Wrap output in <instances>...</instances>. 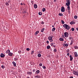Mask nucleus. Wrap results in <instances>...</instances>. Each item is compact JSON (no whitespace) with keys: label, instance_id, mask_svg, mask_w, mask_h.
<instances>
[{"label":"nucleus","instance_id":"nucleus-1","mask_svg":"<svg viewBox=\"0 0 78 78\" xmlns=\"http://www.w3.org/2000/svg\"><path fill=\"white\" fill-rule=\"evenodd\" d=\"M63 27L64 28H66V30H69V29H70V26H69L67 24H64L63 25Z\"/></svg>","mask_w":78,"mask_h":78},{"label":"nucleus","instance_id":"nucleus-2","mask_svg":"<svg viewBox=\"0 0 78 78\" xmlns=\"http://www.w3.org/2000/svg\"><path fill=\"white\" fill-rule=\"evenodd\" d=\"M53 36H52L51 37L49 36L48 37V39L50 42H51L53 41V39H52V38H53Z\"/></svg>","mask_w":78,"mask_h":78},{"label":"nucleus","instance_id":"nucleus-3","mask_svg":"<svg viewBox=\"0 0 78 78\" xmlns=\"http://www.w3.org/2000/svg\"><path fill=\"white\" fill-rule=\"evenodd\" d=\"M64 36L65 37H67L69 36V33L67 32H65L64 33Z\"/></svg>","mask_w":78,"mask_h":78},{"label":"nucleus","instance_id":"nucleus-4","mask_svg":"<svg viewBox=\"0 0 78 78\" xmlns=\"http://www.w3.org/2000/svg\"><path fill=\"white\" fill-rule=\"evenodd\" d=\"M73 73L76 75H77V76H78V72L77 71H75L74 70L73 71Z\"/></svg>","mask_w":78,"mask_h":78},{"label":"nucleus","instance_id":"nucleus-5","mask_svg":"<svg viewBox=\"0 0 78 78\" xmlns=\"http://www.w3.org/2000/svg\"><path fill=\"white\" fill-rule=\"evenodd\" d=\"M61 11L62 12H64L65 11V8L64 6H62L61 7Z\"/></svg>","mask_w":78,"mask_h":78},{"label":"nucleus","instance_id":"nucleus-6","mask_svg":"<svg viewBox=\"0 0 78 78\" xmlns=\"http://www.w3.org/2000/svg\"><path fill=\"white\" fill-rule=\"evenodd\" d=\"M0 56H1V58L5 57V55L3 54V53H1V54Z\"/></svg>","mask_w":78,"mask_h":78},{"label":"nucleus","instance_id":"nucleus-7","mask_svg":"<svg viewBox=\"0 0 78 78\" xmlns=\"http://www.w3.org/2000/svg\"><path fill=\"white\" fill-rule=\"evenodd\" d=\"M35 78H42V76H39L38 75H37V76H35Z\"/></svg>","mask_w":78,"mask_h":78},{"label":"nucleus","instance_id":"nucleus-8","mask_svg":"<svg viewBox=\"0 0 78 78\" xmlns=\"http://www.w3.org/2000/svg\"><path fill=\"white\" fill-rule=\"evenodd\" d=\"M8 55L9 56H12V55H13V53L10 52L9 53Z\"/></svg>","mask_w":78,"mask_h":78},{"label":"nucleus","instance_id":"nucleus-9","mask_svg":"<svg viewBox=\"0 0 78 78\" xmlns=\"http://www.w3.org/2000/svg\"><path fill=\"white\" fill-rule=\"evenodd\" d=\"M40 72V71L39 70H37L35 72V74H39Z\"/></svg>","mask_w":78,"mask_h":78},{"label":"nucleus","instance_id":"nucleus-10","mask_svg":"<svg viewBox=\"0 0 78 78\" xmlns=\"http://www.w3.org/2000/svg\"><path fill=\"white\" fill-rule=\"evenodd\" d=\"M32 72L28 71L27 72V74L28 75H32Z\"/></svg>","mask_w":78,"mask_h":78},{"label":"nucleus","instance_id":"nucleus-11","mask_svg":"<svg viewBox=\"0 0 78 78\" xmlns=\"http://www.w3.org/2000/svg\"><path fill=\"white\" fill-rule=\"evenodd\" d=\"M34 7L35 9H36V8H37V5L36 4H34Z\"/></svg>","mask_w":78,"mask_h":78},{"label":"nucleus","instance_id":"nucleus-12","mask_svg":"<svg viewBox=\"0 0 78 78\" xmlns=\"http://www.w3.org/2000/svg\"><path fill=\"white\" fill-rule=\"evenodd\" d=\"M63 46L64 47H68V46H69V45L68 44H66L65 43H64L63 44Z\"/></svg>","mask_w":78,"mask_h":78},{"label":"nucleus","instance_id":"nucleus-13","mask_svg":"<svg viewBox=\"0 0 78 78\" xmlns=\"http://www.w3.org/2000/svg\"><path fill=\"white\" fill-rule=\"evenodd\" d=\"M69 40H71L73 39V37H72V36H71V35L69 36Z\"/></svg>","mask_w":78,"mask_h":78},{"label":"nucleus","instance_id":"nucleus-14","mask_svg":"<svg viewBox=\"0 0 78 78\" xmlns=\"http://www.w3.org/2000/svg\"><path fill=\"white\" fill-rule=\"evenodd\" d=\"M69 57L70 58V61H72V60H73V57H72L71 55H70Z\"/></svg>","mask_w":78,"mask_h":78},{"label":"nucleus","instance_id":"nucleus-15","mask_svg":"<svg viewBox=\"0 0 78 78\" xmlns=\"http://www.w3.org/2000/svg\"><path fill=\"white\" fill-rule=\"evenodd\" d=\"M12 63L13 64V66H14V67L16 66V62H13Z\"/></svg>","mask_w":78,"mask_h":78},{"label":"nucleus","instance_id":"nucleus-16","mask_svg":"<svg viewBox=\"0 0 78 78\" xmlns=\"http://www.w3.org/2000/svg\"><path fill=\"white\" fill-rule=\"evenodd\" d=\"M75 22H74L72 21L70 22V24H71V25H73V24H75Z\"/></svg>","mask_w":78,"mask_h":78},{"label":"nucleus","instance_id":"nucleus-17","mask_svg":"<svg viewBox=\"0 0 78 78\" xmlns=\"http://www.w3.org/2000/svg\"><path fill=\"white\" fill-rule=\"evenodd\" d=\"M70 2H67L66 3V6H70Z\"/></svg>","mask_w":78,"mask_h":78},{"label":"nucleus","instance_id":"nucleus-18","mask_svg":"<svg viewBox=\"0 0 78 78\" xmlns=\"http://www.w3.org/2000/svg\"><path fill=\"white\" fill-rule=\"evenodd\" d=\"M10 52V50H9V49H8V50L6 51V53L7 54H8V53L9 54V53Z\"/></svg>","mask_w":78,"mask_h":78},{"label":"nucleus","instance_id":"nucleus-19","mask_svg":"<svg viewBox=\"0 0 78 78\" xmlns=\"http://www.w3.org/2000/svg\"><path fill=\"white\" fill-rule=\"evenodd\" d=\"M75 57H77L78 56V54H77V52H75Z\"/></svg>","mask_w":78,"mask_h":78},{"label":"nucleus","instance_id":"nucleus-20","mask_svg":"<svg viewBox=\"0 0 78 78\" xmlns=\"http://www.w3.org/2000/svg\"><path fill=\"white\" fill-rule=\"evenodd\" d=\"M44 30H45V29L44 28L42 29L41 30V32H42V33H44Z\"/></svg>","mask_w":78,"mask_h":78},{"label":"nucleus","instance_id":"nucleus-21","mask_svg":"<svg viewBox=\"0 0 78 78\" xmlns=\"http://www.w3.org/2000/svg\"><path fill=\"white\" fill-rule=\"evenodd\" d=\"M59 40L61 41H64V39L62 38H59Z\"/></svg>","mask_w":78,"mask_h":78},{"label":"nucleus","instance_id":"nucleus-22","mask_svg":"<svg viewBox=\"0 0 78 78\" xmlns=\"http://www.w3.org/2000/svg\"><path fill=\"white\" fill-rule=\"evenodd\" d=\"M74 48H75V49H78V47H77V46H76V45H74Z\"/></svg>","mask_w":78,"mask_h":78},{"label":"nucleus","instance_id":"nucleus-23","mask_svg":"<svg viewBox=\"0 0 78 78\" xmlns=\"http://www.w3.org/2000/svg\"><path fill=\"white\" fill-rule=\"evenodd\" d=\"M47 49H50V46L49 45H48L47 47Z\"/></svg>","mask_w":78,"mask_h":78},{"label":"nucleus","instance_id":"nucleus-24","mask_svg":"<svg viewBox=\"0 0 78 78\" xmlns=\"http://www.w3.org/2000/svg\"><path fill=\"white\" fill-rule=\"evenodd\" d=\"M58 15L60 16H63V14L62 13H59L58 14Z\"/></svg>","mask_w":78,"mask_h":78},{"label":"nucleus","instance_id":"nucleus-25","mask_svg":"<svg viewBox=\"0 0 78 78\" xmlns=\"http://www.w3.org/2000/svg\"><path fill=\"white\" fill-rule=\"evenodd\" d=\"M6 6H9V3L6 2L5 4Z\"/></svg>","mask_w":78,"mask_h":78},{"label":"nucleus","instance_id":"nucleus-26","mask_svg":"<svg viewBox=\"0 0 78 78\" xmlns=\"http://www.w3.org/2000/svg\"><path fill=\"white\" fill-rule=\"evenodd\" d=\"M37 56L38 57H39V58L41 57V54H38Z\"/></svg>","mask_w":78,"mask_h":78},{"label":"nucleus","instance_id":"nucleus-27","mask_svg":"<svg viewBox=\"0 0 78 78\" xmlns=\"http://www.w3.org/2000/svg\"><path fill=\"white\" fill-rule=\"evenodd\" d=\"M14 60L15 61H17V60H18V58L17 57L14 58Z\"/></svg>","mask_w":78,"mask_h":78},{"label":"nucleus","instance_id":"nucleus-28","mask_svg":"<svg viewBox=\"0 0 78 78\" xmlns=\"http://www.w3.org/2000/svg\"><path fill=\"white\" fill-rule=\"evenodd\" d=\"M39 33V32L38 31H37L35 33L36 35H37V34Z\"/></svg>","mask_w":78,"mask_h":78},{"label":"nucleus","instance_id":"nucleus-29","mask_svg":"<svg viewBox=\"0 0 78 78\" xmlns=\"http://www.w3.org/2000/svg\"><path fill=\"white\" fill-rule=\"evenodd\" d=\"M56 30V29L55 27H53L52 29V31H55V30Z\"/></svg>","mask_w":78,"mask_h":78},{"label":"nucleus","instance_id":"nucleus-30","mask_svg":"<svg viewBox=\"0 0 78 78\" xmlns=\"http://www.w3.org/2000/svg\"><path fill=\"white\" fill-rule=\"evenodd\" d=\"M69 51H70V50H69V49H67L66 50V52L67 53H69Z\"/></svg>","mask_w":78,"mask_h":78},{"label":"nucleus","instance_id":"nucleus-31","mask_svg":"<svg viewBox=\"0 0 78 78\" xmlns=\"http://www.w3.org/2000/svg\"><path fill=\"white\" fill-rule=\"evenodd\" d=\"M42 11H43V12H44V11H45V8H43Z\"/></svg>","mask_w":78,"mask_h":78},{"label":"nucleus","instance_id":"nucleus-32","mask_svg":"<svg viewBox=\"0 0 78 78\" xmlns=\"http://www.w3.org/2000/svg\"><path fill=\"white\" fill-rule=\"evenodd\" d=\"M77 17H78V16H74V19H76Z\"/></svg>","mask_w":78,"mask_h":78},{"label":"nucleus","instance_id":"nucleus-33","mask_svg":"<svg viewBox=\"0 0 78 78\" xmlns=\"http://www.w3.org/2000/svg\"><path fill=\"white\" fill-rule=\"evenodd\" d=\"M1 67L2 68V69H5V66H3V65H2L1 66Z\"/></svg>","mask_w":78,"mask_h":78},{"label":"nucleus","instance_id":"nucleus-34","mask_svg":"<svg viewBox=\"0 0 78 78\" xmlns=\"http://www.w3.org/2000/svg\"><path fill=\"white\" fill-rule=\"evenodd\" d=\"M38 14L40 15V16H41L42 15V13H41V12H39Z\"/></svg>","mask_w":78,"mask_h":78},{"label":"nucleus","instance_id":"nucleus-35","mask_svg":"<svg viewBox=\"0 0 78 78\" xmlns=\"http://www.w3.org/2000/svg\"><path fill=\"white\" fill-rule=\"evenodd\" d=\"M61 22L62 24H64V21L63 20H61Z\"/></svg>","mask_w":78,"mask_h":78},{"label":"nucleus","instance_id":"nucleus-36","mask_svg":"<svg viewBox=\"0 0 78 78\" xmlns=\"http://www.w3.org/2000/svg\"><path fill=\"white\" fill-rule=\"evenodd\" d=\"M57 51V50H56V49L55 48L54 50V52H56Z\"/></svg>","mask_w":78,"mask_h":78},{"label":"nucleus","instance_id":"nucleus-37","mask_svg":"<svg viewBox=\"0 0 78 78\" xmlns=\"http://www.w3.org/2000/svg\"><path fill=\"white\" fill-rule=\"evenodd\" d=\"M26 50L27 51H30V48H27L26 49Z\"/></svg>","mask_w":78,"mask_h":78},{"label":"nucleus","instance_id":"nucleus-38","mask_svg":"<svg viewBox=\"0 0 78 78\" xmlns=\"http://www.w3.org/2000/svg\"><path fill=\"white\" fill-rule=\"evenodd\" d=\"M66 2H67V3H70V0H66Z\"/></svg>","mask_w":78,"mask_h":78},{"label":"nucleus","instance_id":"nucleus-39","mask_svg":"<svg viewBox=\"0 0 78 78\" xmlns=\"http://www.w3.org/2000/svg\"><path fill=\"white\" fill-rule=\"evenodd\" d=\"M71 30L72 31H73L75 30V29L73 28H72L71 29Z\"/></svg>","mask_w":78,"mask_h":78},{"label":"nucleus","instance_id":"nucleus-40","mask_svg":"<svg viewBox=\"0 0 78 78\" xmlns=\"http://www.w3.org/2000/svg\"><path fill=\"white\" fill-rule=\"evenodd\" d=\"M42 67H43V69H46V67H45V66H43Z\"/></svg>","mask_w":78,"mask_h":78},{"label":"nucleus","instance_id":"nucleus-41","mask_svg":"<svg viewBox=\"0 0 78 78\" xmlns=\"http://www.w3.org/2000/svg\"><path fill=\"white\" fill-rule=\"evenodd\" d=\"M34 53V51H32L31 53V55H33Z\"/></svg>","mask_w":78,"mask_h":78},{"label":"nucleus","instance_id":"nucleus-42","mask_svg":"<svg viewBox=\"0 0 78 78\" xmlns=\"http://www.w3.org/2000/svg\"><path fill=\"white\" fill-rule=\"evenodd\" d=\"M31 2L32 4V5H33L34 4V2H33V1H31Z\"/></svg>","mask_w":78,"mask_h":78},{"label":"nucleus","instance_id":"nucleus-43","mask_svg":"<svg viewBox=\"0 0 78 78\" xmlns=\"http://www.w3.org/2000/svg\"><path fill=\"white\" fill-rule=\"evenodd\" d=\"M71 41L72 42H71V43L70 44V45H72V44H73V41H72V40Z\"/></svg>","mask_w":78,"mask_h":78},{"label":"nucleus","instance_id":"nucleus-44","mask_svg":"<svg viewBox=\"0 0 78 78\" xmlns=\"http://www.w3.org/2000/svg\"><path fill=\"white\" fill-rule=\"evenodd\" d=\"M67 9H69V8H70V5H68L67 7Z\"/></svg>","mask_w":78,"mask_h":78},{"label":"nucleus","instance_id":"nucleus-45","mask_svg":"<svg viewBox=\"0 0 78 78\" xmlns=\"http://www.w3.org/2000/svg\"><path fill=\"white\" fill-rule=\"evenodd\" d=\"M39 66H42V63H40L39 64Z\"/></svg>","mask_w":78,"mask_h":78},{"label":"nucleus","instance_id":"nucleus-46","mask_svg":"<svg viewBox=\"0 0 78 78\" xmlns=\"http://www.w3.org/2000/svg\"><path fill=\"white\" fill-rule=\"evenodd\" d=\"M33 72H36V69H34L33 70Z\"/></svg>","mask_w":78,"mask_h":78},{"label":"nucleus","instance_id":"nucleus-47","mask_svg":"<svg viewBox=\"0 0 78 78\" xmlns=\"http://www.w3.org/2000/svg\"><path fill=\"white\" fill-rule=\"evenodd\" d=\"M46 43L47 44H49V41H46Z\"/></svg>","mask_w":78,"mask_h":78},{"label":"nucleus","instance_id":"nucleus-48","mask_svg":"<svg viewBox=\"0 0 78 78\" xmlns=\"http://www.w3.org/2000/svg\"><path fill=\"white\" fill-rule=\"evenodd\" d=\"M41 24H44V22L43 21L41 22Z\"/></svg>","mask_w":78,"mask_h":78},{"label":"nucleus","instance_id":"nucleus-49","mask_svg":"<svg viewBox=\"0 0 78 78\" xmlns=\"http://www.w3.org/2000/svg\"><path fill=\"white\" fill-rule=\"evenodd\" d=\"M51 46H53V43H52L51 44Z\"/></svg>","mask_w":78,"mask_h":78},{"label":"nucleus","instance_id":"nucleus-50","mask_svg":"<svg viewBox=\"0 0 78 78\" xmlns=\"http://www.w3.org/2000/svg\"><path fill=\"white\" fill-rule=\"evenodd\" d=\"M70 8H69V9H68V10L69 12V11H70Z\"/></svg>","mask_w":78,"mask_h":78},{"label":"nucleus","instance_id":"nucleus-51","mask_svg":"<svg viewBox=\"0 0 78 78\" xmlns=\"http://www.w3.org/2000/svg\"><path fill=\"white\" fill-rule=\"evenodd\" d=\"M26 12H27V11H25L23 13L24 14V13H26Z\"/></svg>","mask_w":78,"mask_h":78},{"label":"nucleus","instance_id":"nucleus-52","mask_svg":"<svg viewBox=\"0 0 78 78\" xmlns=\"http://www.w3.org/2000/svg\"><path fill=\"white\" fill-rule=\"evenodd\" d=\"M69 78H73V77L72 76H71L69 77Z\"/></svg>","mask_w":78,"mask_h":78},{"label":"nucleus","instance_id":"nucleus-53","mask_svg":"<svg viewBox=\"0 0 78 78\" xmlns=\"http://www.w3.org/2000/svg\"><path fill=\"white\" fill-rule=\"evenodd\" d=\"M76 30L78 31V27L76 28Z\"/></svg>","mask_w":78,"mask_h":78},{"label":"nucleus","instance_id":"nucleus-54","mask_svg":"<svg viewBox=\"0 0 78 78\" xmlns=\"http://www.w3.org/2000/svg\"><path fill=\"white\" fill-rule=\"evenodd\" d=\"M67 56H69V53H68L67 54Z\"/></svg>","mask_w":78,"mask_h":78},{"label":"nucleus","instance_id":"nucleus-55","mask_svg":"<svg viewBox=\"0 0 78 78\" xmlns=\"http://www.w3.org/2000/svg\"><path fill=\"white\" fill-rule=\"evenodd\" d=\"M54 2H56V0H54Z\"/></svg>","mask_w":78,"mask_h":78},{"label":"nucleus","instance_id":"nucleus-56","mask_svg":"<svg viewBox=\"0 0 78 78\" xmlns=\"http://www.w3.org/2000/svg\"><path fill=\"white\" fill-rule=\"evenodd\" d=\"M53 47H56V46H55V45H53Z\"/></svg>","mask_w":78,"mask_h":78},{"label":"nucleus","instance_id":"nucleus-57","mask_svg":"<svg viewBox=\"0 0 78 78\" xmlns=\"http://www.w3.org/2000/svg\"><path fill=\"white\" fill-rule=\"evenodd\" d=\"M21 5H23V4H22V3H21L20 4Z\"/></svg>","mask_w":78,"mask_h":78},{"label":"nucleus","instance_id":"nucleus-58","mask_svg":"<svg viewBox=\"0 0 78 78\" xmlns=\"http://www.w3.org/2000/svg\"><path fill=\"white\" fill-rule=\"evenodd\" d=\"M66 11H67V9H66Z\"/></svg>","mask_w":78,"mask_h":78},{"label":"nucleus","instance_id":"nucleus-59","mask_svg":"<svg viewBox=\"0 0 78 78\" xmlns=\"http://www.w3.org/2000/svg\"><path fill=\"white\" fill-rule=\"evenodd\" d=\"M52 27H54V26H52Z\"/></svg>","mask_w":78,"mask_h":78},{"label":"nucleus","instance_id":"nucleus-60","mask_svg":"<svg viewBox=\"0 0 78 78\" xmlns=\"http://www.w3.org/2000/svg\"><path fill=\"white\" fill-rule=\"evenodd\" d=\"M55 44V43H54V44Z\"/></svg>","mask_w":78,"mask_h":78},{"label":"nucleus","instance_id":"nucleus-61","mask_svg":"<svg viewBox=\"0 0 78 78\" xmlns=\"http://www.w3.org/2000/svg\"><path fill=\"white\" fill-rule=\"evenodd\" d=\"M65 42H66V41H65Z\"/></svg>","mask_w":78,"mask_h":78}]
</instances>
